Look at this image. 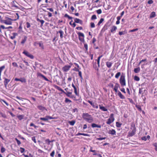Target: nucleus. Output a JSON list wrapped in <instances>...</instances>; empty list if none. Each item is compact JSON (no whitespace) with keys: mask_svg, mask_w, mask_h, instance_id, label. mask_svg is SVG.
<instances>
[{"mask_svg":"<svg viewBox=\"0 0 157 157\" xmlns=\"http://www.w3.org/2000/svg\"><path fill=\"white\" fill-rule=\"evenodd\" d=\"M120 82L121 85L122 86H124L126 85V82L125 78V76L124 75H122L120 79Z\"/></svg>","mask_w":157,"mask_h":157,"instance_id":"obj_4","label":"nucleus"},{"mask_svg":"<svg viewBox=\"0 0 157 157\" xmlns=\"http://www.w3.org/2000/svg\"><path fill=\"white\" fill-rule=\"evenodd\" d=\"M99 108L103 111H107L108 110L107 108L104 106H101L100 105H99Z\"/></svg>","mask_w":157,"mask_h":157,"instance_id":"obj_18","label":"nucleus"},{"mask_svg":"<svg viewBox=\"0 0 157 157\" xmlns=\"http://www.w3.org/2000/svg\"><path fill=\"white\" fill-rule=\"evenodd\" d=\"M5 67L4 65L0 67V73L1 74L2 72L5 68Z\"/></svg>","mask_w":157,"mask_h":157,"instance_id":"obj_37","label":"nucleus"},{"mask_svg":"<svg viewBox=\"0 0 157 157\" xmlns=\"http://www.w3.org/2000/svg\"><path fill=\"white\" fill-rule=\"evenodd\" d=\"M74 92L75 93V94L77 95H78V93L77 91V89L76 87H75L74 88Z\"/></svg>","mask_w":157,"mask_h":157,"instance_id":"obj_60","label":"nucleus"},{"mask_svg":"<svg viewBox=\"0 0 157 157\" xmlns=\"http://www.w3.org/2000/svg\"><path fill=\"white\" fill-rule=\"evenodd\" d=\"M10 80L6 78H5V80L4 81V85L6 87L7 86V84L8 83L10 82Z\"/></svg>","mask_w":157,"mask_h":157,"instance_id":"obj_15","label":"nucleus"},{"mask_svg":"<svg viewBox=\"0 0 157 157\" xmlns=\"http://www.w3.org/2000/svg\"><path fill=\"white\" fill-rule=\"evenodd\" d=\"M83 119L89 123H91L93 121V119L92 116L88 113H83L82 115Z\"/></svg>","mask_w":157,"mask_h":157,"instance_id":"obj_2","label":"nucleus"},{"mask_svg":"<svg viewBox=\"0 0 157 157\" xmlns=\"http://www.w3.org/2000/svg\"><path fill=\"white\" fill-rule=\"evenodd\" d=\"M16 14L17 17V19H12L10 18L6 17H5V19L1 20V22L7 25H11L12 24V21H15L19 18L18 14L17 13Z\"/></svg>","mask_w":157,"mask_h":157,"instance_id":"obj_1","label":"nucleus"},{"mask_svg":"<svg viewBox=\"0 0 157 157\" xmlns=\"http://www.w3.org/2000/svg\"><path fill=\"white\" fill-rule=\"evenodd\" d=\"M20 81L22 82L25 83L26 82V79L24 78H20Z\"/></svg>","mask_w":157,"mask_h":157,"instance_id":"obj_29","label":"nucleus"},{"mask_svg":"<svg viewBox=\"0 0 157 157\" xmlns=\"http://www.w3.org/2000/svg\"><path fill=\"white\" fill-rule=\"evenodd\" d=\"M37 21H40L41 23V25H42L44 23V21L43 20H40L39 18L37 19Z\"/></svg>","mask_w":157,"mask_h":157,"instance_id":"obj_38","label":"nucleus"},{"mask_svg":"<svg viewBox=\"0 0 157 157\" xmlns=\"http://www.w3.org/2000/svg\"><path fill=\"white\" fill-rule=\"evenodd\" d=\"M97 64H98V67H100V59L98 58L97 59Z\"/></svg>","mask_w":157,"mask_h":157,"instance_id":"obj_61","label":"nucleus"},{"mask_svg":"<svg viewBox=\"0 0 157 157\" xmlns=\"http://www.w3.org/2000/svg\"><path fill=\"white\" fill-rule=\"evenodd\" d=\"M42 77L46 81H48V79L45 76L43 75H41Z\"/></svg>","mask_w":157,"mask_h":157,"instance_id":"obj_58","label":"nucleus"},{"mask_svg":"<svg viewBox=\"0 0 157 157\" xmlns=\"http://www.w3.org/2000/svg\"><path fill=\"white\" fill-rule=\"evenodd\" d=\"M76 29L78 30H81L82 29V27H78L76 28Z\"/></svg>","mask_w":157,"mask_h":157,"instance_id":"obj_63","label":"nucleus"},{"mask_svg":"<svg viewBox=\"0 0 157 157\" xmlns=\"http://www.w3.org/2000/svg\"><path fill=\"white\" fill-rule=\"evenodd\" d=\"M121 73L120 72H117L115 75V78H118L121 75Z\"/></svg>","mask_w":157,"mask_h":157,"instance_id":"obj_35","label":"nucleus"},{"mask_svg":"<svg viewBox=\"0 0 157 157\" xmlns=\"http://www.w3.org/2000/svg\"><path fill=\"white\" fill-rule=\"evenodd\" d=\"M78 72V75L81 78V79H82V72H81V71H79Z\"/></svg>","mask_w":157,"mask_h":157,"instance_id":"obj_52","label":"nucleus"},{"mask_svg":"<svg viewBox=\"0 0 157 157\" xmlns=\"http://www.w3.org/2000/svg\"><path fill=\"white\" fill-rule=\"evenodd\" d=\"M97 19V17L96 15H94L92 16L91 17V19L92 20H95Z\"/></svg>","mask_w":157,"mask_h":157,"instance_id":"obj_45","label":"nucleus"},{"mask_svg":"<svg viewBox=\"0 0 157 157\" xmlns=\"http://www.w3.org/2000/svg\"><path fill=\"white\" fill-rule=\"evenodd\" d=\"M75 121H69V123L70 124V125L73 126L75 124Z\"/></svg>","mask_w":157,"mask_h":157,"instance_id":"obj_30","label":"nucleus"},{"mask_svg":"<svg viewBox=\"0 0 157 157\" xmlns=\"http://www.w3.org/2000/svg\"><path fill=\"white\" fill-rule=\"evenodd\" d=\"M104 21V19L103 18H101L99 22H98V25H100L103 22V21Z\"/></svg>","mask_w":157,"mask_h":157,"instance_id":"obj_33","label":"nucleus"},{"mask_svg":"<svg viewBox=\"0 0 157 157\" xmlns=\"http://www.w3.org/2000/svg\"><path fill=\"white\" fill-rule=\"evenodd\" d=\"M108 133L112 135H115L116 134V132L115 130L112 129V130H110Z\"/></svg>","mask_w":157,"mask_h":157,"instance_id":"obj_14","label":"nucleus"},{"mask_svg":"<svg viewBox=\"0 0 157 157\" xmlns=\"http://www.w3.org/2000/svg\"><path fill=\"white\" fill-rule=\"evenodd\" d=\"M109 86L112 87V88H113L114 86L113 83H110L109 84Z\"/></svg>","mask_w":157,"mask_h":157,"instance_id":"obj_64","label":"nucleus"},{"mask_svg":"<svg viewBox=\"0 0 157 157\" xmlns=\"http://www.w3.org/2000/svg\"><path fill=\"white\" fill-rule=\"evenodd\" d=\"M26 27L27 28H29L30 27V25L29 23L27 22L26 23Z\"/></svg>","mask_w":157,"mask_h":157,"instance_id":"obj_54","label":"nucleus"},{"mask_svg":"<svg viewBox=\"0 0 157 157\" xmlns=\"http://www.w3.org/2000/svg\"><path fill=\"white\" fill-rule=\"evenodd\" d=\"M79 39L80 41L84 43L85 42L84 40V34L81 32H79L77 33Z\"/></svg>","mask_w":157,"mask_h":157,"instance_id":"obj_6","label":"nucleus"},{"mask_svg":"<svg viewBox=\"0 0 157 157\" xmlns=\"http://www.w3.org/2000/svg\"><path fill=\"white\" fill-rule=\"evenodd\" d=\"M74 21L75 23H79L81 25L82 24L83 22L82 20L78 18H75L74 19Z\"/></svg>","mask_w":157,"mask_h":157,"instance_id":"obj_10","label":"nucleus"},{"mask_svg":"<svg viewBox=\"0 0 157 157\" xmlns=\"http://www.w3.org/2000/svg\"><path fill=\"white\" fill-rule=\"evenodd\" d=\"M127 32L125 31H120L119 32V34L120 35H124Z\"/></svg>","mask_w":157,"mask_h":157,"instance_id":"obj_32","label":"nucleus"},{"mask_svg":"<svg viewBox=\"0 0 157 157\" xmlns=\"http://www.w3.org/2000/svg\"><path fill=\"white\" fill-rule=\"evenodd\" d=\"M88 102L93 106L94 108L98 109V105L94 103H93L92 101H88Z\"/></svg>","mask_w":157,"mask_h":157,"instance_id":"obj_9","label":"nucleus"},{"mask_svg":"<svg viewBox=\"0 0 157 157\" xmlns=\"http://www.w3.org/2000/svg\"><path fill=\"white\" fill-rule=\"evenodd\" d=\"M156 16L155 13V12H152L150 14V18L154 17Z\"/></svg>","mask_w":157,"mask_h":157,"instance_id":"obj_20","label":"nucleus"},{"mask_svg":"<svg viewBox=\"0 0 157 157\" xmlns=\"http://www.w3.org/2000/svg\"><path fill=\"white\" fill-rule=\"evenodd\" d=\"M24 117V116L23 115H18L17 117V118L20 120H22L23 118Z\"/></svg>","mask_w":157,"mask_h":157,"instance_id":"obj_26","label":"nucleus"},{"mask_svg":"<svg viewBox=\"0 0 157 157\" xmlns=\"http://www.w3.org/2000/svg\"><path fill=\"white\" fill-rule=\"evenodd\" d=\"M72 65V63H70V65H65L62 68L63 71L64 72L67 71L69 70Z\"/></svg>","mask_w":157,"mask_h":157,"instance_id":"obj_7","label":"nucleus"},{"mask_svg":"<svg viewBox=\"0 0 157 157\" xmlns=\"http://www.w3.org/2000/svg\"><path fill=\"white\" fill-rule=\"evenodd\" d=\"M113 116L114 114L113 113L111 114L109 118L108 119L107 121L106 122V124H110L113 122L114 120Z\"/></svg>","mask_w":157,"mask_h":157,"instance_id":"obj_5","label":"nucleus"},{"mask_svg":"<svg viewBox=\"0 0 157 157\" xmlns=\"http://www.w3.org/2000/svg\"><path fill=\"white\" fill-rule=\"evenodd\" d=\"M15 139L16 140V141L18 145H19L21 144V142L18 139L16 138Z\"/></svg>","mask_w":157,"mask_h":157,"instance_id":"obj_48","label":"nucleus"},{"mask_svg":"<svg viewBox=\"0 0 157 157\" xmlns=\"http://www.w3.org/2000/svg\"><path fill=\"white\" fill-rule=\"evenodd\" d=\"M134 80L136 81H138L140 80V79L139 77L137 76H135L134 77Z\"/></svg>","mask_w":157,"mask_h":157,"instance_id":"obj_39","label":"nucleus"},{"mask_svg":"<svg viewBox=\"0 0 157 157\" xmlns=\"http://www.w3.org/2000/svg\"><path fill=\"white\" fill-rule=\"evenodd\" d=\"M53 140L50 141L49 139L46 140L45 141L46 143L48 145L50 144V143L53 142Z\"/></svg>","mask_w":157,"mask_h":157,"instance_id":"obj_31","label":"nucleus"},{"mask_svg":"<svg viewBox=\"0 0 157 157\" xmlns=\"http://www.w3.org/2000/svg\"><path fill=\"white\" fill-rule=\"evenodd\" d=\"M90 27L91 28H94L95 27V25L94 23L91 22L90 23Z\"/></svg>","mask_w":157,"mask_h":157,"instance_id":"obj_42","label":"nucleus"},{"mask_svg":"<svg viewBox=\"0 0 157 157\" xmlns=\"http://www.w3.org/2000/svg\"><path fill=\"white\" fill-rule=\"evenodd\" d=\"M140 68L139 67H138L137 68H135L134 71L135 73H138L140 71Z\"/></svg>","mask_w":157,"mask_h":157,"instance_id":"obj_25","label":"nucleus"},{"mask_svg":"<svg viewBox=\"0 0 157 157\" xmlns=\"http://www.w3.org/2000/svg\"><path fill=\"white\" fill-rule=\"evenodd\" d=\"M106 138L105 137L97 138H96V140H105Z\"/></svg>","mask_w":157,"mask_h":157,"instance_id":"obj_34","label":"nucleus"},{"mask_svg":"<svg viewBox=\"0 0 157 157\" xmlns=\"http://www.w3.org/2000/svg\"><path fill=\"white\" fill-rule=\"evenodd\" d=\"M117 26L113 25L111 27V29L110 30V31L111 33H113L115 32L116 30L117 29Z\"/></svg>","mask_w":157,"mask_h":157,"instance_id":"obj_11","label":"nucleus"},{"mask_svg":"<svg viewBox=\"0 0 157 157\" xmlns=\"http://www.w3.org/2000/svg\"><path fill=\"white\" fill-rule=\"evenodd\" d=\"M12 36H11L10 38L12 39H13L15 37L18 35L17 33H12Z\"/></svg>","mask_w":157,"mask_h":157,"instance_id":"obj_19","label":"nucleus"},{"mask_svg":"<svg viewBox=\"0 0 157 157\" xmlns=\"http://www.w3.org/2000/svg\"><path fill=\"white\" fill-rule=\"evenodd\" d=\"M38 44H39V46L42 49H43L44 48L43 44L42 42H39Z\"/></svg>","mask_w":157,"mask_h":157,"instance_id":"obj_27","label":"nucleus"},{"mask_svg":"<svg viewBox=\"0 0 157 157\" xmlns=\"http://www.w3.org/2000/svg\"><path fill=\"white\" fill-rule=\"evenodd\" d=\"M112 63L109 62H107L106 65L107 67L108 68H110L112 65Z\"/></svg>","mask_w":157,"mask_h":157,"instance_id":"obj_22","label":"nucleus"},{"mask_svg":"<svg viewBox=\"0 0 157 157\" xmlns=\"http://www.w3.org/2000/svg\"><path fill=\"white\" fill-rule=\"evenodd\" d=\"M55 88L61 91L64 93H65V92L60 87L58 86H56Z\"/></svg>","mask_w":157,"mask_h":157,"instance_id":"obj_24","label":"nucleus"},{"mask_svg":"<svg viewBox=\"0 0 157 157\" xmlns=\"http://www.w3.org/2000/svg\"><path fill=\"white\" fill-rule=\"evenodd\" d=\"M20 152L21 153H23L25 151L24 148L22 147H20Z\"/></svg>","mask_w":157,"mask_h":157,"instance_id":"obj_55","label":"nucleus"},{"mask_svg":"<svg viewBox=\"0 0 157 157\" xmlns=\"http://www.w3.org/2000/svg\"><path fill=\"white\" fill-rule=\"evenodd\" d=\"M119 87V85L117 83H116L113 88V89L115 91V92H117L118 88Z\"/></svg>","mask_w":157,"mask_h":157,"instance_id":"obj_12","label":"nucleus"},{"mask_svg":"<svg viewBox=\"0 0 157 157\" xmlns=\"http://www.w3.org/2000/svg\"><path fill=\"white\" fill-rule=\"evenodd\" d=\"M138 30V28H136L135 29H133L132 30H130L129 31V33H131V32H133L136 31H137Z\"/></svg>","mask_w":157,"mask_h":157,"instance_id":"obj_43","label":"nucleus"},{"mask_svg":"<svg viewBox=\"0 0 157 157\" xmlns=\"http://www.w3.org/2000/svg\"><path fill=\"white\" fill-rule=\"evenodd\" d=\"M22 53L31 59H32L34 58V56L26 51H24Z\"/></svg>","mask_w":157,"mask_h":157,"instance_id":"obj_8","label":"nucleus"},{"mask_svg":"<svg viewBox=\"0 0 157 157\" xmlns=\"http://www.w3.org/2000/svg\"><path fill=\"white\" fill-rule=\"evenodd\" d=\"M131 129L132 130V131H130L128 133V137L133 136L135 134L136 132V128L134 125L131 126Z\"/></svg>","mask_w":157,"mask_h":157,"instance_id":"obj_3","label":"nucleus"},{"mask_svg":"<svg viewBox=\"0 0 157 157\" xmlns=\"http://www.w3.org/2000/svg\"><path fill=\"white\" fill-rule=\"evenodd\" d=\"M74 71H76L78 72L79 70V69L76 67H75L73 69Z\"/></svg>","mask_w":157,"mask_h":157,"instance_id":"obj_59","label":"nucleus"},{"mask_svg":"<svg viewBox=\"0 0 157 157\" xmlns=\"http://www.w3.org/2000/svg\"><path fill=\"white\" fill-rule=\"evenodd\" d=\"M97 13L98 14H100L102 13V11L101 9H99L97 10Z\"/></svg>","mask_w":157,"mask_h":157,"instance_id":"obj_50","label":"nucleus"},{"mask_svg":"<svg viewBox=\"0 0 157 157\" xmlns=\"http://www.w3.org/2000/svg\"><path fill=\"white\" fill-rule=\"evenodd\" d=\"M84 45V47L85 49H86V51H87L88 50V45L86 43H85V42H84V43H83Z\"/></svg>","mask_w":157,"mask_h":157,"instance_id":"obj_41","label":"nucleus"},{"mask_svg":"<svg viewBox=\"0 0 157 157\" xmlns=\"http://www.w3.org/2000/svg\"><path fill=\"white\" fill-rule=\"evenodd\" d=\"M154 146L155 147V149L157 151V143H155L153 144Z\"/></svg>","mask_w":157,"mask_h":157,"instance_id":"obj_51","label":"nucleus"},{"mask_svg":"<svg viewBox=\"0 0 157 157\" xmlns=\"http://www.w3.org/2000/svg\"><path fill=\"white\" fill-rule=\"evenodd\" d=\"M65 102L67 103V102H71V101L70 100H69V99L67 98H65Z\"/></svg>","mask_w":157,"mask_h":157,"instance_id":"obj_46","label":"nucleus"},{"mask_svg":"<svg viewBox=\"0 0 157 157\" xmlns=\"http://www.w3.org/2000/svg\"><path fill=\"white\" fill-rule=\"evenodd\" d=\"M118 95L119 96L120 98L122 99H124L125 98V97L119 91H118Z\"/></svg>","mask_w":157,"mask_h":157,"instance_id":"obj_17","label":"nucleus"},{"mask_svg":"<svg viewBox=\"0 0 157 157\" xmlns=\"http://www.w3.org/2000/svg\"><path fill=\"white\" fill-rule=\"evenodd\" d=\"M120 90L122 92L124 93H125L126 92L125 90V89L124 88H122L120 89Z\"/></svg>","mask_w":157,"mask_h":157,"instance_id":"obj_62","label":"nucleus"},{"mask_svg":"<svg viewBox=\"0 0 157 157\" xmlns=\"http://www.w3.org/2000/svg\"><path fill=\"white\" fill-rule=\"evenodd\" d=\"M13 66V67H18V66L17 63L15 62H13L12 63Z\"/></svg>","mask_w":157,"mask_h":157,"instance_id":"obj_47","label":"nucleus"},{"mask_svg":"<svg viewBox=\"0 0 157 157\" xmlns=\"http://www.w3.org/2000/svg\"><path fill=\"white\" fill-rule=\"evenodd\" d=\"M65 94H66L67 96L68 97H70V95L71 94V93L70 92H67V93H65Z\"/></svg>","mask_w":157,"mask_h":157,"instance_id":"obj_53","label":"nucleus"},{"mask_svg":"<svg viewBox=\"0 0 157 157\" xmlns=\"http://www.w3.org/2000/svg\"><path fill=\"white\" fill-rule=\"evenodd\" d=\"M153 2V1L152 0H149L147 2V3L149 4H152Z\"/></svg>","mask_w":157,"mask_h":157,"instance_id":"obj_57","label":"nucleus"},{"mask_svg":"<svg viewBox=\"0 0 157 157\" xmlns=\"http://www.w3.org/2000/svg\"><path fill=\"white\" fill-rule=\"evenodd\" d=\"M91 126L92 128H101V126L100 125H98L95 123H93L91 124Z\"/></svg>","mask_w":157,"mask_h":157,"instance_id":"obj_16","label":"nucleus"},{"mask_svg":"<svg viewBox=\"0 0 157 157\" xmlns=\"http://www.w3.org/2000/svg\"><path fill=\"white\" fill-rule=\"evenodd\" d=\"M27 37L26 36H25L24 39H23L22 40V41L21 42V44H24L26 41L27 40Z\"/></svg>","mask_w":157,"mask_h":157,"instance_id":"obj_28","label":"nucleus"},{"mask_svg":"<svg viewBox=\"0 0 157 157\" xmlns=\"http://www.w3.org/2000/svg\"><path fill=\"white\" fill-rule=\"evenodd\" d=\"M48 116H46L45 117H40V120H43L44 121H47L48 120Z\"/></svg>","mask_w":157,"mask_h":157,"instance_id":"obj_21","label":"nucleus"},{"mask_svg":"<svg viewBox=\"0 0 157 157\" xmlns=\"http://www.w3.org/2000/svg\"><path fill=\"white\" fill-rule=\"evenodd\" d=\"M55 151L53 150L50 154V156L52 157H54L55 155Z\"/></svg>","mask_w":157,"mask_h":157,"instance_id":"obj_49","label":"nucleus"},{"mask_svg":"<svg viewBox=\"0 0 157 157\" xmlns=\"http://www.w3.org/2000/svg\"><path fill=\"white\" fill-rule=\"evenodd\" d=\"M38 109L41 110H42V111H44V110H47L45 108L43 107V106H42L41 105H40V106H39L38 107Z\"/></svg>","mask_w":157,"mask_h":157,"instance_id":"obj_23","label":"nucleus"},{"mask_svg":"<svg viewBox=\"0 0 157 157\" xmlns=\"http://www.w3.org/2000/svg\"><path fill=\"white\" fill-rule=\"evenodd\" d=\"M141 139L142 140L144 141H146L147 140V137L145 136L142 137Z\"/></svg>","mask_w":157,"mask_h":157,"instance_id":"obj_56","label":"nucleus"},{"mask_svg":"<svg viewBox=\"0 0 157 157\" xmlns=\"http://www.w3.org/2000/svg\"><path fill=\"white\" fill-rule=\"evenodd\" d=\"M6 151L5 148L3 146H2L1 147V153H4Z\"/></svg>","mask_w":157,"mask_h":157,"instance_id":"obj_40","label":"nucleus"},{"mask_svg":"<svg viewBox=\"0 0 157 157\" xmlns=\"http://www.w3.org/2000/svg\"><path fill=\"white\" fill-rule=\"evenodd\" d=\"M59 33L60 34V36L61 38H62L63 37V35L64 34L63 32L61 30H60L59 31L57 32V33Z\"/></svg>","mask_w":157,"mask_h":157,"instance_id":"obj_13","label":"nucleus"},{"mask_svg":"<svg viewBox=\"0 0 157 157\" xmlns=\"http://www.w3.org/2000/svg\"><path fill=\"white\" fill-rule=\"evenodd\" d=\"M64 17L68 18L69 19H72V17L70 16L67 14H65L64 15Z\"/></svg>","mask_w":157,"mask_h":157,"instance_id":"obj_36","label":"nucleus"},{"mask_svg":"<svg viewBox=\"0 0 157 157\" xmlns=\"http://www.w3.org/2000/svg\"><path fill=\"white\" fill-rule=\"evenodd\" d=\"M121 124L118 122L116 123V125L117 127L120 128L121 127Z\"/></svg>","mask_w":157,"mask_h":157,"instance_id":"obj_44","label":"nucleus"}]
</instances>
